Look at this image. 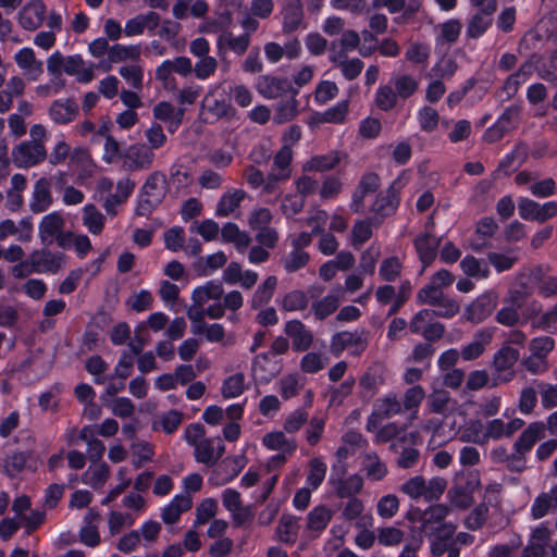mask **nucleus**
Segmentation results:
<instances>
[{"mask_svg": "<svg viewBox=\"0 0 557 557\" xmlns=\"http://www.w3.org/2000/svg\"><path fill=\"white\" fill-rule=\"evenodd\" d=\"M205 435V428L199 423H193L184 431L186 443L194 447L196 461L210 467L223 456L225 446L220 437L208 438Z\"/></svg>", "mask_w": 557, "mask_h": 557, "instance_id": "obj_1", "label": "nucleus"}, {"mask_svg": "<svg viewBox=\"0 0 557 557\" xmlns=\"http://www.w3.org/2000/svg\"><path fill=\"white\" fill-rule=\"evenodd\" d=\"M135 182L129 177H123L117 181L115 191L113 189V181L110 178H101L98 183V194L102 200V206L109 215H115L117 207L124 203L133 194Z\"/></svg>", "mask_w": 557, "mask_h": 557, "instance_id": "obj_2", "label": "nucleus"}, {"mask_svg": "<svg viewBox=\"0 0 557 557\" xmlns=\"http://www.w3.org/2000/svg\"><path fill=\"white\" fill-rule=\"evenodd\" d=\"M446 488V481L442 478H433L425 481L423 476L416 475L407 480L400 491L414 500L423 499L432 502L438 499Z\"/></svg>", "mask_w": 557, "mask_h": 557, "instance_id": "obj_3", "label": "nucleus"}, {"mask_svg": "<svg viewBox=\"0 0 557 557\" xmlns=\"http://www.w3.org/2000/svg\"><path fill=\"white\" fill-rule=\"evenodd\" d=\"M555 348V341L549 336L533 337L528 346L529 356L522 361L525 370L532 374H542L548 370V355Z\"/></svg>", "mask_w": 557, "mask_h": 557, "instance_id": "obj_4", "label": "nucleus"}, {"mask_svg": "<svg viewBox=\"0 0 557 557\" xmlns=\"http://www.w3.org/2000/svg\"><path fill=\"white\" fill-rule=\"evenodd\" d=\"M519 350L508 344L503 345L494 355V385L507 383L515 376L513 366L519 359Z\"/></svg>", "mask_w": 557, "mask_h": 557, "instance_id": "obj_5", "label": "nucleus"}, {"mask_svg": "<svg viewBox=\"0 0 557 557\" xmlns=\"http://www.w3.org/2000/svg\"><path fill=\"white\" fill-rule=\"evenodd\" d=\"M409 173L404 171L389 186L385 195H380L373 203L372 211L381 216L394 213L399 203V193L408 184Z\"/></svg>", "mask_w": 557, "mask_h": 557, "instance_id": "obj_6", "label": "nucleus"}, {"mask_svg": "<svg viewBox=\"0 0 557 557\" xmlns=\"http://www.w3.org/2000/svg\"><path fill=\"white\" fill-rule=\"evenodd\" d=\"M165 195V178L161 173L154 172L148 176L141 188V199L139 203L140 213L150 211L161 203Z\"/></svg>", "mask_w": 557, "mask_h": 557, "instance_id": "obj_7", "label": "nucleus"}, {"mask_svg": "<svg viewBox=\"0 0 557 557\" xmlns=\"http://www.w3.org/2000/svg\"><path fill=\"white\" fill-rule=\"evenodd\" d=\"M154 159V153L144 144H134L122 151V168L126 171L148 170Z\"/></svg>", "mask_w": 557, "mask_h": 557, "instance_id": "obj_8", "label": "nucleus"}, {"mask_svg": "<svg viewBox=\"0 0 557 557\" xmlns=\"http://www.w3.org/2000/svg\"><path fill=\"white\" fill-rule=\"evenodd\" d=\"M497 304L498 295L494 290H487L465 308L463 317L472 323H481L493 313Z\"/></svg>", "mask_w": 557, "mask_h": 557, "instance_id": "obj_9", "label": "nucleus"}, {"mask_svg": "<svg viewBox=\"0 0 557 557\" xmlns=\"http://www.w3.org/2000/svg\"><path fill=\"white\" fill-rule=\"evenodd\" d=\"M519 215L527 221L543 223L557 214V202L539 203L529 198H522L518 203Z\"/></svg>", "mask_w": 557, "mask_h": 557, "instance_id": "obj_10", "label": "nucleus"}, {"mask_svg": "<svg viewBox=\"0 0 557 557\" xmlns=\"http://www.w3.org/2000/svg\"><path fill=\"white\" fill-rule=\"evenodd\" d=\"M262 445L269 450L280 451L270 459V465L280 466L286 461V455L296 450V442L287 437L282 431L269 432L262 437Z\"/></svg>", "mask_w": 557, "mask_h": 557, "instance_id": "obj_11", "label": "nucleus"}, {"mask_svg": "<svg viewBox=\"0 0 557 557\" xmlns=\"http://www.w3.org/2000/svg\"><path fill=\"white\" fill-rule=\"evenodd\" d=\"M401 411V404L396 395L388 394L385 397L379 398L373 407V412L367 422V430L373 432L380 428L382 419L391 418Z\"/></svg>", "mask_w": 557, "mask_h": 557, "instance_id": "obj_12", "label": "nucleus"}, {"mask_svg": "<svg viewBox=\"0 0 557 557\" xmlns=\"http://www.w3.org/2000/svg\"><path fill=\"white\" fill-rule=\"evenodd\" d=\"M47 156L44 144L24 141L17 145L12 151V158L17 168H29L42 160Z\"/></svg>", "mask_w": 557, "mask_h": 557, "instance_id": "obj_13", "label": "nucleus"}, {"mask_svg": "<svg viewBox=\"0 0 557 557\" xmlns=\"http://www.w3.org/2000/svg\"><path fill=\"white\" fill-rule=\"evenodd\" d=\"M552 530L544 524H540L531 532L527 546L522 552V557H549L548 545L550 542Z\"/></svg>", "mask_w": 557, "mask_h": 557, "instance_id": "obj_14", "label": "nucleus"}, {"mask_svg": "<svg viewBox=\"0 0 557 557\" xmlns=\"http://www.w3.org/2000/svg\"><path fill=\"white\" fill-rule=\"evenodd\" d=\"M46 5L41 0H30L18 12V23L26 30L38 29L46 18Z\"/></svg>", "mask_w": 557, "mask_h": 557, "instance_id": "obj_15", "label": "nucleus"}, {"mask_svg": "<svg viewBox=\"0 0 557 557\" xmlns=\"http://www.w3.org/2000/svg\"><path fill=\"white\" fill-rule=\"evenodd\" d=\"M14 61L26 79L30 82L38 81L44 73V64L40 60L36 59L32 48L24 47L16 51Z\"/></svg>", "mask_w": 557, "mask_h": 557, "instance_id": "obj_16", "label": "nucleus"}, {"mask_svg": "<svg viewBox=\"0 0 557 557\" xmlns=\"http://www.w3.org/2000/svg\"><path fill=\"white\" fill-rule=\"evenodd\" d=\"M331 347L335 355L347 350L350 355L358 356L366 349L367 342L359 334L345 331L333 336Z\"/></svg>", "mask_w": 557, "mask_h": 557, "instance_id": "obj_17", "label": "nucleus"}, {"mask_svg": "<svg viewBox=\"0 0 557 557\" xmlns=\"http://www.w3.org/2000/svg\"><path fill=\"white\" fill-rule=\"evenodd\" d=\"M5 82V71L0 73V113L9 111L13 104L14 97L21 96L25 89V81L17 76H11L3 87Z\"/></svg>", "mask_w": 557, "mask_h": 557, "instance_id": "obj_18", "label": "nucleus"}, {"mask_svg": "<svg viewBox=\"0 0 557 557\" xmlns=\"http://www.w3.org/2000/svg\"><path fill=\"white\" fill-rule=\"evenodd\" d=\"M160 23V16L153 11L137 14L126 21L124 25V36L135 37L144 34L145 30L153 32Z\"/></svg>", "mask_w": 557, "mask_h": 557, "instance_id": "obj_19", "label": "nucleus"}, {"mask_svg": "<svg viewBox=\"0 0 557 557\" xmlns=\"http://www.w3.org/2000/svg\"><path fill=\"white\" fill-rule=\"evenodd\" d=\"M256 88L260 95L268 99L281 97L292 90L290 83L286 78H277L270 75L258 77Z\"/></svg>", "mask_w": 557, "mask_h": 557, "instance_id": "obj_20", "label": "nucleus"}, {"mask_svg": "<svg viewBox=\"0 0 557 557\" xmlns=\"http://www.w3.org/2000/svg\"><path fill=\"white\" fill-rule=\"evenodd\" d=\"M36 273H55L65 263L62 253H53L50 251H36L30 255Z\"/></svg>", "mask_w": 557, "mask_h": 557, "instance_id": "obj_21", "label": "nucleus"}, {"mask_svg": "<svg viewBox=\"0 0 557 557\" xmlns=\"http://www.w3.org/2000/svg\"><path fill=\"white\" fill-rule=\"evenodd\" d=\"M51 205V184L49 180L45 177L39 178L34 185L29 208L34 213H40L48 210Z\"/></svg>", "mask_w": 557, "mask_h": 557, "instance_id": "obj_22", "label": "nucleus"}, {"mask_svg": "<svg viewBox=\"0 0 557 557\" xmlns=\"http://www.w3.org/2000/svg\"><path fill=\"white\" fill-rule=\"evenodd\" d=\"M493 329H482L474 334L473 341L463 346L460 355L463 360H474L479 358L491 344L493 339Z\"/></svg>", "mask_w": 557, "mask_h": 557, "instance_id": "obj_23", "label": "nucleus"}, {"mask_svg": "<svg viewBox=\"0 0 557 557\" xmlns=\"http://www.w3.org/2000/svg\"><path fill=\"white\" fill-rule=\"evenodd\" d=\"M329 215L323 210H317L309 218V225L312 226L311 234L301 232L299 235L292 237V244L295 249H301L311 243V235L320 234L324 231Z\"/></svg>", "mask_w": 557, "mask_h": 557, "instance_id": "obj_24", "label": "nucleus"}, {"mask_svg": "<svg viewBox=\"0 0 557 557\" xmlns=\"http://www.w3.org/2000/svg\"><path fill=\"white\" fill-rule=\"evenodd\" d=\"M223 295L222 284L218 281H207L205 284L195 287L191 292V301L205 306L209 301L220 302Z\"/></svg>", "mask_w": 557, "mask_h": 557, "instance_id": "obj_25", "label": "nucleus"}, {"mask_svg": "<svg viewBox=\"0 0 557 557\" xmlns=\"http://www.w3.org/2000/svg\"><path fill=\"white\" fill-rule=\"evenodd\" d=\"M285 333L292 338L295 350H307L312 343V334L298 320L288 321L285 325Z\"/></svg>", "mask_w": 557, "mask_h": 557, "instance_id": "obj_26", "label": "nucleus"}, {"mask_svg": "<svg viewBox=\"0 0 557 557\" xmlns=\"http://www.w3.org/2000/svg\"><path fill=\"white\" fill-rule=\"evenodd\" d=\"M184 111L176 110L170 102L162 101L154 106L153 116L164 122L170 132H175L182 123Z\"/></svg>", "mask_w": 557, "mask_h": 557, "instance_id": "obj_27", "label": "nucleus"}, {"mask_svg": "<svg viewBox=\"0 0 557 557\" xmlns=\"http://www.w3.org/2000/svg\"><path fill=\"white\" fill-rule=\"evenodd\" d=\"M65 73L75 76L77 82L87 84L95 77V65L86 64L78 54L69 55Z\"/></svg>", "mask_w": 557, "mask_h": 557, "instance_id": "obj_28", "label": "nucleus"}, {"mask_svg": "<svg viewBox=\"0 0 557 557\" xmlns=\"http://www.w3.org/2000/svg\"><path fill=\"white\" fill-rule=\"evenodd\" d=\"M191 497L188 494H178L163 508L162 520L171 524L178 520L180 516L191 507Z\"/></svg>", "mask_w": 557, "mask_h": 557, "instance_id": "obj_29", "label": "nucleus"}, {"mask_svg": "<svg viewBox=\"0 0 557 557\" xmlns=\"http://www.w3.org/2000/svg\"><path fill=\"white\" fill-rule=\"evenodd\" d=\"M99 518V513L90 509L84 517V525L79 531L81 542L88 547H96L100 544V533L98 525L94 522Z\"/></svg>", "mask_w": 557, "mask_h": 557, "instance_id": "obj_30", "label": "nucleus"}, {"mask_svg": "<svg viewBox=\"0 0 557 557\" xmlns=\"http://www.w3.org/2000/svg\"><path fill=\"white\" fill-rule=\"evenodd\" d=\"M546 426L543 422L531 423L520 435L515 446L518 453L529 451L533 445L545 436Z\"/></svg>", "mask_w": 557, "mask_h": 557, "instance_id": "obj_31", "label": "nucleus"}, {"mask_svg": "<svg viewBox=\"0 0 557 557\" xmlns=\"http://www.w3.org/2000/svg\"><path fill=\"white\" fill-rule=\"evenodd\" d=\"M283 32L286 34L295 32L302 22L304 10L301 0L286 3L282 10Z\"/></svg>", "mask_w": 557, "mask_h": 557, "instance_id": "obj_32", "label": "nucleus"}, {"mask_svg": "<svg viewBox=\"0 0 557 557\" xmlns=\"http://www.w3.org/2000/svg\"><path fill=\"white\" fill-rule=\"evenodd\" d=\"M344 157H345L344 153H341V152H337V151H332V152H329V153L323 154V156H315V157H312L310 160H308L302 165V170L305 172H310V171H319V172L330 171V170L336 168L341 163V161L343 160Z\"/></svg>", "mask_w": 557, "mask_h": 557, "instance_id": "obj_33", "label": "nucleus"}, {"mask_svg": "<svg viewBox=\"0 0 557 557\" xmlns=\"http://www.w3.org/2000/svg\"><path fill=\"white\" fill-rule=\"evenodd\" d=\"M78 112L77 104L70 99L55 100L50 108L51 119L59 124L72 122Z\"/></svg>", "mask_w": 557, "mask_h": 557, "instance_id": "obj_34", "label": "nucleus"}, {"mask_svg": "<svg viewBox=\"0 0 557 557\" xmlns=\"http://www.w3.org/2000/svg\"><path fill=\"white\" fill-rule=\"evenodd\" d=\"M64 226V220L60 212L54 211L45 215L39 224V234L42 242H52Z\"/></svg>", "mask_w": 557, "mask_h": 557, "instance_id": "obj_35", "label": "nucleus"}, {"mask_svg": "<svg viewBox=\"0 0 557 557\" xmlns=\"http://www.w3.org/2000/svg\"><path fill=\"white\" fill-rule=\"evenodd\" d=\"M414 246L418 256L423 263V271L425 267L431 264L434 260L438 247V240L429 234H422L416 238Z\"/></svg>", "mask_w": 557, "mask_h": 557, "instance_id": "obj_36", "label": "nucleus"}, {"mask_svg": "<svg viewBox=\"0 0 557 557\" xmlns=\"http://www.w3.org/2000/svg\"><path fill=\"white\" fill-rule=\"evenodd\" d=\"M227 262V257L223 251H216L208 255L205 259L194 264L197 275L200 277L210 276Z\"/></svg>", "mask_w": 557, "mask_h": 557, "instance_id": "obj_37", "label": "nucleus"}, {"mask_svg": "<svg viewBox=\"0 0 557 557\" xmlns=\"http://www.w3.org/2000/svg\"><path fill=\"white\" fill-rule=\"evenodd\" d=\"M344 292L341 287L336 288L332 294L326 295L321 300L312 305L314 315L322 320L337 309L339 301L342 300Z\"/></svg>", "mask_w": 557, "mask_h": 557, "instance_id": "obj_38", "label": "nucleus"}, {"mask_svg": "<svg viewBox=\"0 0 557 557\" xmlns=\"http://www.w3.org/2000/svg\"><path fill=\"white\" fill-rule=\"evenodd\" d=\"M110 474L109 466L104 462H92L82 476V482L94 488L104 485Z\"/></svg>", "mask_w": 557, "mask_h": 557, "instance_id": "obj_39", "label": "nucleus"}, {"mask_svg": "<svg viewBox=\"0 0 557 557\" xmlns=\"http://www.w3.org/2000/svg\"><path fill=\"white\" fill-rule=\"evenodd\" d=\"M330 61L341 67L347 79L356 78L362 71L363 62L358 58L346 59V55L337 52H329Z\"/></svg>", "mask_w": 557, "mask_h": 557, "instance_id": "obj_40", "label": "nucleus"}, {"mask_svg": "<svg viewBox=\"0 0 557 557\" xmlns=\"http://www.w3.org/2000/svg\"><path fill=\"white\" fill-rule=\"evenodd\" d=\"M83 225L92 235H99L106 224V216L94 205H86L82 210Z\"/></svg>", "mask_w": 557, "mask_h": 557, "instance_id": "obj_41", "label": "nucleus"}, {"mask_svg": "<svg viewBox=\"0 0 557 557\" xmlns=\"http://www.w3.org/2000/svg\"><path fill=\"white\" fill-rule=\"evenodd\" d=\"M221 237L224 243H232L236 249L244 252L250 244V237L234 223H226L221 228Z\"/></svg>", "mask_w": 557, "mask_h": 557, "instance_id": "obj_42", "label": "nucleus"}, {"mask_svg": "<svg viewBox=\"0 0 557 557\" xmlns=\"http://www.w3.org/2000/svg\"><path fill=\"white\" fill-rule=\"evenodd\" d=\"M455 405L456 403L450 398L449 393L444 389H435L426 398V407L435 413L454 411Z\"/></svg>", "mask_w": 557, "mask_h": 557, "instance_id": "obj_43", "label": "nucleus"}, {"mask_svg": "<svg viewBox=\"0 0 557 557\" xmlns=\"http://www.w3.org/2000/svg\"><path fill=\"white\" fill-rule=\"evenodd\" d=\"M224 315V308L221 302H213L207 308L201 305L191 304L187 309V317L190 322H199L205 320L206 317L210 319H220Z\"/></svg>", "mask_w": 557, "mask_h": 557, "instance_id": "obj_44", "label": "nucleus"}, {"mask_svg": "<svg viewBox=\"0 0 557 557\" xmlns=\"http://www.w3.org/2000/svg\"><path fill=\"white\" fill-rule=\"evenodd\" d=\"M330 483L334 486L337 494L341 497L350 496L359 493L363 486V480L360 475L354 474L348 476L345 480H336L334 478V472L331 474L329 479Z\"/></svg>", "mask_w": 557, "mask_h": 557, "instance_id": "obj_45", "label": "nucleus"}, {"mask_svg": "<svg viewBox=\"0 0 557 557\" xmlns=\"http://www.w3.org/2000/svg\"><path fill=\"white\" fill-rule=\"evenodd\" d=\"M246 377L242 372L226 376L222 383L221 393L226 399L239 397L246 389Z\"/></svg>", "mask_w": 557, "mask_h": 557, "instance_id": "obj_46", "label": "nucleus"}, {"mask_svg": "<svg viewBox=\"0 0 557 557\" xmlns=\"http://www.w3.org/2000/svg\"><path fill=\"white\" fill-rule=\"evenodd\" d=\"M461 32V23L458 20H448L438 26L435 42L438 46H450L456 42Z\"/></svg>", "mask_w": 557, "mask_h": 557, "instance_id": "obj_47", "label": "nucleus"}, {"mask_svg": "<svg viewBox=\"0 0 557 557\" xmlns=\"http://www.w3.org/2000/svg\"><path fill=\"white\" fill-rule=\"evenodd\" d=\"M141 47L139 45H114L109 49V59L112 62H136L140 59Z\"/></svg>", "mask_w": 557, "mask_h": 557, "instance_id": "obj_48", "label": "nucleus"}, {"mask_svg": "<svg viewBox=\"0 0 557 557\" xmlns=\"http://www.w3.org/2000/svg\"><path fill=\"white\" fill-rule=\"evenodd\" d=\"M533 71L534 66L532 63H524L515 74L509 76L504 84V90L507 97L513 96L519 86L531 78Z\"/></svg>", "mask_w": 557, "mask_h": 557, "instance_id": "obj_49", "label": "nucleus"}, {"mask_svg": "<svg viewBox=\"0 0 557 557\" xmlns=\"http://www.w3.org/2000/svg\"><path fill=\"white\" fill-rule=\"evenodd\" d=\"M244 198L245 193L240 189L225 193L216 206V215L227 216L232 214L239 207Z\"/></svg>", "mask_w": 557, "mask_h": 557, "instance_id": "obj_50", "label": "nucleus"}, {"mask_svg": "<svg viewBox=\"0 0 557 557\" xmlns=\"http://www.w3.org/2000/svg\"><path fill=\"white\" fill-rule=\"evenodd\" d=\"M203 108L215 117L233 116L234 108L225 99H218L213 92H209L203 99Z\"/></svg>", "mask_w": 557, "mask_h": 557, "instance_id": "obj_51", "label": "nucleus"}, {"mask_svg": "<svg viewBox=\"0 0 557 557\" xmlns=\"http://www.w3.org/2000/svg\"><path fill=\"white\" fill-rule=\"evenodd\" d=\"M326 470L327 466L320 457L312 458L306 479L307 486L314 491L318 490L325 479Z\"/></svg>", "mask_w": 557, "mask_h": 557, "instance_id": "obj_52", "label": "nucleus"}, {"mask_svg": "<svg viewBox=\"0 0 557 557\" xmlns=\"http://www.w3.org/2000/svg\"><path fill=\"white\" fill-rule=\"evenodd\" d=\"M299 531L298 520L293 516H283L276 529L277 537L284 543H294Z\"/></svg>", "mask_w": 557, "mask_h": 557, "instance_id": "obj_53", "label": "nucleus"}, {"mask_svg": "<svg viewBox=\"0 0 557 557\" xmlns=\"http://www.w3.org/2000/svg\"><path fill=\"white\" fill-rule=\"evenodd\" d=\"M360 41V37L355 30H345L343 32L341 38L338 40L332 41L330 47V52L343 53V55H347V53L354 51Z\"/></svg>", "mask_w": 557, "mask_h": 557, "instance_id": "obj_54", "label": "nucleus"}, {"mask_svg": "<svg viewBox=\"0 0 557 557\" xmlns=\"http://www.w3.org/2000/svg\"><path fill=\"white\" fill-rule=\"evenodd\" d=\"M277 278L273 275L267 277V280L257 288L251 299V306L253 308L262 307L268 304L276 288Z\"/></svg>", "mask_w": 557, "mask_h": 557, "instance_id": "obj_55", "label": "nucleus"}, {"mask_svg": "<svg viewBox=\"0 0 557 557\" xmlns=\"http://www.w3.org/2000/svg\"><path fill=\"white\" fill-rule=\"evenodd\" d=\"M391 84L395 88L397 96L404 99L412 96L419 86L414 77L406 74L393 76Z\"/></svg>", "mask_w": 557, "mask_h": 557, "instance_id": "obj_56", "label": "nucleus"}, {"mask_svg": "<svg viewBox=\"0 0 557 557\" xmlns=\"http://www.w3.org/2000/svg\"><path fill=\"white\" fill-rule=\"evenodd\" d=\"M460 267L468 276L486 278L490 274L488 265L484 260H479L472 256H466Z\"/></svg>", "mask_w": 557, "mask_h": 557, "instance_id": "obj_57", "label": "nucleus"}, {"mask_svg": "<svg viewBox=\"0 0 557 557\" xmlns=\"http://www.w3.org/2000/svg\"><path fill=\"white\" fill-rule=\"evenodd\" d=\"M293 159V152L288 145H284L280 151L275 154L273 172H277L276 177L289 178L290 169L289 164Z\"/></svg>", "mask_w": 557, "mask_h": 557, "instance_id": "obj_58", "label": "nucleus"}, {"mask_svg": "<svg viewBox=\"0 0 557 557\" xmlns=\"http://www.w3.org/2000/svg\"><path fill=\"white\" fill-rule=\"evenodd\" d=\"M135 517L128 512L112 510L108 516V529L111 535H116L123 529L132 527Z\"/></svg>", "mask_w": 557, "mask_h": 557, "instance_id": "obj_59", "label": "nucleus"}, {"mask_svg": "<svg viewBox=\"0 0 557 557\" xmlns=\"http://www.w3.org/2000/svg\"><path fill=\"white\" fill-rule=\"evenodd\" d=\"M397 98L398 96L393 89V85L389 83L377 88L374 101L377 108L383 111H388L396 106Z\"/></svg>", "mask_w": 557, "mask_h": 557, "instance_id": "obj_60", "label": "nucleus"}, {"mask_svg": "<svg viewBox=\"0 0 557 557\" xmlns=\"http://www.w3.org/2000/svg\"><path fill=\"white\" fill-rule=\"evenodd\" d=\"M119 74L133 88L140 90L144 82V69L138 64L123 65L119 70Z\"/></svg>", "mask_w": 557, "mask_h": 557, "instance_id": "obj_61", "label": "nucleus"}, {"mask_svg": "<svg viewBox=\"0 0 557 557\" xmlns=\"http://www.w3.org/2000/svg\"><path fill=\"white\" fill-rule=\"evenodd\" d=\"M362 465H363L366 474H367L368 479H370V480L380 481L387 473V468H386L385 463H383L377 458L376 455H367L364 457Z\"/></svg>", "mask_w": 557, "mask_h": 557, "instance_id": "obj_62", "label": "nucleus"}, {"mask_svg": "<svg viewBox=\"0 0 557 557\" xmlns=\"http://www.w3.org/2000/svg\"><path fill=\"white\" fill-rule=\"evenodd\" d=\"M491 14L481 10V12L473 15L467 28L468 36L472 38L481 37L492 23Z\"/></svg>", "mask_w": 557, "mask_h": 557, "instance_id": "obj_63", "label": "nucleus"}, {"mask_svg": "<svg viewBox=\"0 0 557 557\" xmlns=\"http://www.w3.org/2000/svg\"><path fill=\"white\" fill-rule=\"evenodd\" d=\"M331 517L330 509L324 506H318L308 515V528L313 531H321L329 524Z\"/></svg>", "mask_w": 557, "mask_h": 557, "instance_id": "obj_64", "label": "nucleus"}]
</instances>
